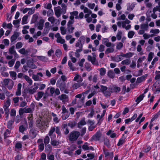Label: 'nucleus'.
Listing matches in <instances>:
<instances>
[{
  "label": "nucleus",
  "instance_id": "f257e3e1",
  "mask_svg": "<svg viewBox=\"0 0 160 160\" xmlns=\"http://www.w3.org/2000/svg\"><path fill=\"white\" fill-rule=\"evenodd\" d=\"M131 22L130 21L126 19L123 21H119L117 22L118 26L119 27H122L123 28H125L126 30L129 29L131 27L130 25L129 24Z\"/></svg>",
  "mask_w": 160,
  "mask_h": 160
},
{
  "label": "nucleus",
  "instance_id": "f03ea898",
  "mask_svg": "<svg viewBox=\"0 0 160 160\" xmlns=\"http://www.w3.org/2000/svg\"><path fill=\"white\" fill-rule=\"evenodd\" d=\"M50 121L46 119L45 121H37V123L38 124L37 125L40 128L42 129H46V128L48 127L49 122Z\"/></svg>",
  "mask_w": 160,
  "mask_h": 160
},
{
  "label": "nucleus",
  "instance_id": "7ed1b4c3",
  "mask_svg": "<svg viewBox=\"0 0 160 160\" xmlns=\"http://www.w3.org/2000/svg\"><path fill=\"white\" fill-rule=\"evenodd\" d=\"M36 62L34 59H32L30 58H28L27 64L28 66L32 69H35L37 68V66L33 63L34 62Z\"/></svg>",
  "mask_w": 160,
  "mask_h": 160
},
{
  "label": "nucleus",
  "instance_id": "20e7f679",
  "mask_svg": "<svg viewBox=\"0 0 160 160\" xmlns=\"http://www.w3.org/2000/svg\"><path fill=\"white\" fill-rule=\"evenodd\" d=\"M54 11L55 14L58 18L59 17L61 16V13L64 14L66 12V10L65 8H64L62 10L60 7H58L55 8Z\"/></svg>",
  "mask_w": 160,
  "mask_h": 160
},
{
  "label": "nucleus",
  "instance_id": "39448f33",
  "mask_svg": "<svg viewBox=\"0 0 160 160\" xmlns=\"http://www.w3.org/2000/svg\"><path fill=\"white\" fill-rule=\"evenodd\" d=\"M80 133L78 132H72L69 136V139L70 141H75L78 137Z\"/></svg>",
  "mask_w": 160,
  "mask_h": 160
},
{
  "label": "nucleus",
  "instance_id": "423d86ee",
  "mask_svg": "<svg viewBox=\"0 0 160 160\" xmlns=\"http://www.w3.org/2000/svg\"><path fill=\"white\" fill-rule=\"evenodd\" d=\"M76 148V147L74 145H72L70 147H67V149L68 151H67L66 150H64L63 152L64 154H67L71 155L72 154V152Z\"/></svg>",
  "mask_w": 160,
  "mask_h": 160
},
{
  "label": "nucleus",
  "instance_id": "0eeeda50",
  "mask_svg": "<svg viewBox=\"0 0 160 160\" xmlns=\"http://www.w3.org/2000/svg\"><path fill=\"white\" fill-rule=\"evenodd\" d=\"M101 91L106 97H108L111 95L110 91L107 90L108 88L107 87L102 85L101 87Z\"/></svg>",
  "mask_w": 160,
  "mask_h": 160
},
{
  "label": "nucleus",
  "instance_id": "6e6552de",
  "mask_svg": "<svg viewBox=\"0 0 160 160\" xmlns=\"http://www.w3.org/2000/svg\"><path fill=\"white\" fill-rule=\"evenodd\" d=\"M84 13H86L84 15V18L86 19V21L88 23H90L91 22L92 19L91 17H90V16L92 13V11L89 9L88 12H84Z\"/></svg>",
  "mask_w": 160,
  "mask_h": 160
},
{
  "label": "nucleus",
  "instance_id": "1a4fd4ad",
  "mask_svg": "<svg viewBox=\"0 0 160 160\" xmlns=\"http://www.w3.org/2000/svg\"><path fill=\"white\" fill-rule=\"evenodd\" d=\"M92 57L90 55H88V61H90L93 64H97V62H96V55L95 53H92Z\"/></svg>",
  "mask_w": 160,
  "mask_h": 160
},
{
  "label": "nucleus",
  "instance_id": "9d476101",
  "mask_svg": "<svg viewBox=\"0 0 160 160\" xmlns=\"http://www.w3.org/2000/svg\"><path fill=\"white\" fill-rule=\"evenodd\" d=\"M43 77V74L41 72H39L36 74H33L32 76V79L35 81H40L41 78Z\"/></svg>",
  "mask_w": 160,
  "mask_h": 160
},
{
  "label": "nucleus",
  "instance_id": "9b49d317",
  "mask_svg": "<svg viewBox=\"0 0 160 160\" xmlns=\"http://www.w3.org/2000/svg\"><path fill=\"white\" fill-rule=\"evenodd\" d=\"M10 99H8L4 104L3 108L4 109L5 112L7 113L9 112V109L8 108L9 107L10 105Z\"/></svg>",
  "mask_w": 160,
  "mask_h": 160
},
{
  "label": "nucleus",
  "instance_id": "f8f14e48",
  "mask_svg": "<svg viewBox=\"0 0 160 160\" xmlns=\"http://www.w3.org/2000/svg\"><path fill=\"white\" fill-rule=\"evenodd\" d=\"M101 136V133L100 131H98L95 134L92 136L91 138V141H99Z\"/></svg>",
  "mask_w": 160,
  "mask_h": 160
},
{
  "label": "nucleus",
  "instance_id": "ddd939ff",
  "mask_svg": "<svg viewBox=\"0 0 160 160\" xmlns=\"http://www.w3.org/2000/svg\"><path fill=\"white\" fill-rule=\"evenodd\" d=\"M57 86L60 88L61 91L64 90L65 88V84L64 82H62L61 80H58L56 83Z\"/></svg>",
  "mask_w": 160,
  "mask_h": 160
},
{
  "label": "nucleus",
  "instance_id": "4468645a",
  "mask_svg": "<svg viewBox=\"0 0 160 160\" xmlns=\"http://www.w3.org/2000/svg\"><path fill=\"white\" fill-rule=\"evenodd\" d=\"M103 151L105 157L107 158H112L113 157V153L112 152H109L106 149H103Z\"/></svg>",
  "mask_w": 160,
  "mask_h": 160
},
{
  "label": "nucleus",
  "instance_id": "2eb2a0df",
  "mask_svg": "<svg viewBox=\"0 0 160 160\" xmlns=\"http://www.w3.org/2000/svg\"><path fill=\"white\" fill-rule=\"evenodd\" d=\"M109 90L111 92H117L120 91V89L116 86H112L109 88Z\"/></svg>",
  "mask_w": 160,
  "mask_h": 160
},
{
  "label": "nucleus",
  "instance_id": "dca6fc26",
  "mask_svg": "<svg viewBox=\"0 0 160 160\" xmlns=\"http://www.w3.org/2000/svg\"><path fill=\"white\" fill-rule=\"evenodd\" d=\"M50 29V23L48 22H47L45 24V28L43 31V33L44 34H47Z\"/></svg>",
  "mask_w": 160,
  "mask_h": 160
},
{
  "label": "nucleus",
  "instance_id": "f3484780",
  "mask_svg": "<svg viewBox=\"0 0 160 160\" xmlns=\"http://www.w3.org/2000/svg\"><path fill=\"white\" fill-rule=\"evenodd\" d=\"M45 21L43 19H41L40 20L39 22L36 25L38 29L42 30L43 28V23Z\"/></svg>",
  "mask_w": 160,
  "mask_h": 160
},
{
  "label": "nucleus",
  "instance_id": "a211bd4d",
  "mask_svg": "<svg viewBox=\"0 0 160 160\" xmlns=\"http://www.w3.org/2000/svg\"><path fill=\"white\" fill-rule=\"evenodd\" d=\"M82 80L83 79L81 76L78 74L75 75L74 79H73V81H77L78 82H81Z\"/></svg>",
  "mask_w": 160,
  "mask_h": 160
},
{
  "label": "nucleus",
  "instance_id": "6ab92c4d",
  "mask_svg": "<svg viewBox=\"0 0 160 160\" xmlns=\"http://www.w3.org/2000/svg\"><path fill=\"white\" fill-rule=\"evenodd\" d=\"M19 36V33L17 32H15L13 34L11 38V42H13Z\"/></svg>",
  "mask_w": 160,
  "mask_h": 160
},
{
  "label": "nucleus",
  "instance_id": "aec40b11",
  "mask_svg": "<svg viewBox=\"0 0 160 160\" xmlns=\"http://www.w3.org/2000/svg\"><path fill=\"white\" fill-rule=\"evenodd\" d=\"M82 148L85 150H88L89 149L93 150V148L92 146L89 147L87 142H85L82 146Z\"/></svg>",
  "mask_w": 160,
  "mask_h": 160
},
{
  "label": "nucleus",
  "instance_id": "412c9836",
  "mask_svg": "<svg viewBox=\"0 0 160 160\" xmlns=\"http://www.w3.org/2000/svg\"><path fill=\"white\" fill-rule=\"evenodd\" d=\"M33 86H35L34 88H30L29 89V92L31 94H33L35 92L38 88V86L37 84L34 83Z\"/></svg>",
  "mask_w": 160,
  "mask_h": 160
},
{
  "label": "nucleus",
  "instance_id": "4be33fe9",
  "mask_svg": "<svg viewBox=\"0 0 160 160\" xmlns=\"http://www.w3.org/2000/svg\"><path fill=\"white\" fill-rule=\"evenodd\" d=\"M146 58V57L144 56H143L142 57H141L139 58L138 59V61H137V67L138 68H139V67L140 66V64L142 62L144 61L145 59Z\"/></svg>",
  "mask_w": 160,
  "mask_h": 160
},
{
  "label": "nucleus",
  "instance_id": "5701e85b",
  "mask_svg": "<svg viewBox=\"0 0 160 160\" xmlns=\"http://www.w3.org/2000/svg\"><path fill=\"white\" fill-rule=\"evenodd\" d=\"M145 95L143 94H141L137 98L135 102H137V104H138L141 101H142L145 97Z\"/></svg>",
  "mask_w": 160,
  "mask_h": 160
},
{
  "label": "nucleus",
  "instance_id": "b1692460",
  "mask_svg": "<svg viewBox=\"0 0 160 160\" xmlns=\"http://www.w3.org/2000/svg\"><path fill=\"white\" fill-rule=\"evenodd\" d=\"M114 45H112V47L108 48L105 51V53L106 54H108L110 53H112L113 52L114 49Z\"/></svg>",
  "mask_w": 160,
  "mask_h": 160
},
{
  "label": "nucleus",
  "instance_id": "393cba45",
  "mask_svg": "<svg viewBox=\"0 0 160 160\" xmlns=\"http://www.w3.org/2000/svg\"><path fill=\"white\" fill-rule=\"evenodd\" d=\"M51 144L54 146V147H58L59 142L58 141L54 140H51Z\"/></svg>",
  "mask_w": 160,
  "mask_h": 160
},
{
  "label": "nucleus",
  "instance_id": "a878e982",
  "mask_svg": "<svg viewBox=\"0 0 160 160\" xmlns=\"http://www.w3.org/2000/svg\"><path fill=\"white\" fill-rule=\"evenodd\" d=\"M86 124L85 119L84 118H83L78 122V127L80 128L82 126L85 125Z\"/></svg>",
  "mask_w": 160,
  "mask_h": 160
},
{
  "label": "nucleus",
  "instance_id": "bb28decb",
  "mask_svg": "<svg viewBox=\"0 0 160 160\" xmlns=\"http://www.w3.org/2000/svg\"><path fill=\"white\" fill-rule=\"evenodd\" d=\"M60 100H62L63 102H66L68 100L67 96L65 94H62L59 96Z\"/></svg>",
  "mask_w": 160,
  "mask_h": 160
},
{
  "label": "nucleus",
  "instance_id": "cd10ccee",
  "mask_svg": "<svg viewBox=\"0 0 160 160\" xmlns=\"http://www.w3.org/2000/svg\"><path fill=\"white\" fill-rule=\"evenodd\" d=\"M23 78L29 83V85L32 84V81L28 76L25 75L24 76Z\"/></svg>",
  "mask_w": 160,
  "mask_h": 160
},
{
  "label": "nucleus",
  "instance_id": "c85d7f7f",
  "mask_svg": "<svg viewBox=\"0 0 160 160\" xmlns=\"http://www.w3.org/2000/svg\"><path fill=\"white\" fill-rule=\"evenodd\" d=\"M44 94L42 92H39L37 93V96H35L36 99L38 100H39L42 97Z\"/></svg>",
  "mask_w": 160,
  "mask_h": 160
},
{
  "label": "nucleus",
  "instance_id": "c756f323",
  "mask_svg": "<svg viewBox=\"0 0 160 160\" xmlns=\"http://www.w3.org/2000/svg\"><path fill=\"white\" fill-rule=\"evenodd\" d=\"M52 115L53 117V120L54 122L56 123L58 122H59V120L57 117L56 114L53 113H52Z\"/></svg>",
  "mask_w": 160,
  "mask_h": 160
},
{
  "label": "nucleus",
  "instance_id": "7c9ffc66",
  "mask_svg": "<svg viewBox=\"0 0 160 160\" xmlns=\"http://www.w3.org/2000/svg\"><path fill=\"white\" fill-rule=\"evenodd\" d=\"M146 77L145 76H143L138 78L137 82L138 83H140L144 81L145 80Z\"/></svg>",
  "mask_w": 160,
  "mask_h": 160
},
{
  "label": "nucleus",
  "instance_id": "2f4dec72",
  "mask_svg": "<svg viewBox=\"0 0 160 160\" xmlns=\"http://www.w3.org/2000/svg\"><path fill=\"white\" fill-rule=\"evenodd\" d=\"M28 15H25L22 18V24H25L28 23Z\"/></svg>",
  "mask_w": 160,
  "mask_h": 160
},
{
  "label": "nucleus",
  "instance_id": "473e14b6",
  "mask_svg": "<svg viewBox=\"0 0 160 160\" xmlns=\"http://www.w3.org/2000/svg\"><path fill=\"white\" fill-rule=\"evenodd\" d=\"M74 29V28L72 26H68L67 28V33H72Z\"/></svg>",
  "mask_w": 160,
  "mask_h": 160
},
{
  "label": "nucleus",
  "instance_id": "72a5a7b5",
  "mask_svg": "<svg viewBox=\"0 0 160 160\" xmlns=\"http://www.w3.org/2000/svg\"><path fill=\"white\" fill-rule=\"evenodd\" d=\"M11 77L13 80H15L16 79L17 77V74L15 72L10 71L9 72Z\"/></svg>",
  "mask_w": 160,
  "mask_h": 160
},
{
  "label": "nucleus",
  "instance_id": "f704fd0d",
  "mask_svg": "<svg viewBox=\"0 0 160 160\" xmlns=\"http://www.w3.org/2000/svg\"><path fill=\"white\" fill-rule=\"evenodd\" d=\"M160 115V110L156 113L153 115V117L151 119V122H153L155 119L157 118Z\"/></svg>",
  "mask_w": 160,
  "mask_h": 160
},
{
  "label": "nucleus",
  "instance_id": "c9c22d12",
  "mask_svg": "<svg viewBox=\"0 0 160 160\" xmlns=\"http://www.w3.org/2000/svg\"><path fill=\"white\" fill-rule=\"evenodd\" d=\"M38 14H34L33 15L32 17V21H31L32 23H34L38 19Z\"/></svg>",
  "mask_w": 160,
  "mask_h": 160
},
{
  "label": "nucleus",
  "instance_id": "e433bc0d",
  "mask_svg": "<svg viewBox=\"0 0 160 160\" xmlns=\"http://www.w3.org/2000/svg\"><path fill=\"white\" fill-rule=\"evenodd\" d=\"M107 74L108 76L111 78H113L115 76L113 72L111 70L109 71Z\"/></svg>",
  "mask_w": 160,
  "mask_h": 160
},
{
  "label": "nucleus",
  "instance_id": "4c0bfd02",
  "mask_svg": "<svg viewBox=\"0 0 160 160\" xmlns=\"http://www.w3.org/2000/svg\"><path fill=\"white\" fill-rule=\"evenodd\" d=\"M62 52L60 49H57L55 51V55L58 57H60L61 56Z\"/></svg>",
  "mask_w": 160,
  "mask_h": 160
},
{
  "label": "nucleus",
  "instance_id": "58836bf2",
  "mask_svg": "<svg viewBox=\"0 0 160 160\" xmlns=\"http://www.w3.org/2000/svg\"><path fill=\"white\" fill-rule=\"evenodd\" d=\"M154 56V53L152 52H150L148 55V61L150 62L152 60Z\"/></svg>",
  "mask_w": 160,
  "mask_h": 160
},
{
  "label": "nucleus",
  "instance_id": "ea45409f",
  "mask_svg": "<svg viewBox=\"0 0 160 160\" xmlns=\"http://www.w3.org/2000/svg\"><path fill=\"white\" fill-rule=\"evenodd\" d=\"M14 85V82L11 80H10V82L7 85V87L9 89H11L12 88Z\"/></svg>",
  "mask_w": 160,
  "mask_h": 160
},
{
  "label": "nucleus",
  "instance_id": "a19ab883",
  "mask_svg": "<svg viewBox=\"0 0 160 160\" xmlns=\"http://www.w3.org/2000/svg\"><path fill=\"white\" fill-rule=\"evenodd\" d=\"M63 129L65 134H67L69 133V131L68 128V125L67 124H64Z\"/></svg>",
  "mask_w": 160,
  "mask_h": 160
},
{
  "label": "nucleus",
  "instance_id": "79ce46f5",
  "mask_svg": "<svg viewBox=\"0 0 160 160\" xmlns=\"http://www.w3.org/2000/svg\"><path fill=\"white\" fill-rule=\"evenodd\" d=\"M99 72L100 75L103 76L106 73V69L104 68H102L99 69Z\"/></svg>",
  "mask_w": 160,
  "mask_h": 160
},
{
  "label": "nucleus",
  "instance_id": "37998d69",
  "mask_svg": "<svg viewBox=\"0 0 160 160\" xmlns=\"http://www.w3.org/2000/svg\"><path fill=\"white\" fill-rule=\"evenodd\" d=\"M141 28L144 30H148V24H142L140 26Z\"/></svg>",
  "mask_w": 160,
  "mask_h": 160
},
{
  "label": "nucleus",
  "instance_id": "c03bdc74",
  "mask_svg": "<svg viewBox=\"0 0 160 160\" xmlns=\"http://www.w3.org/2000/svg\"><path fill=\"white\" fill-rule=\"evenodd\" d=\"M16 52L15 50V47L14 46H12L9 49V52L10 54H13Z\"/></svg>",
  "mask_w": 160,
  "mask_h": 160
},
{
  "label": "nucleus",
  "instance_id": "a18cd8bd",
  "mask_svg": "<svg viewBox=\"0 0 160 160\" xmlns=\"http://www.w3.org/2000/svg\"><path fill=\"white\" fill-rule=\"evenodd\" d=\"M37 58L42 61H45L48 60V58L47 57L43 56H37Z\"/></svg>",
  "mask_w": 160,
  "mask_h": 160
},
{
  "label": "nucleus",
  "instance_id": "49530a36",
  "mask_svg": "<svg viewBox=\"0 0 160 160\" xmlns=\"http://www.w3.org/2000/svg\"><path fill=\"white\" fill-rule=\"evenodd\" d=\"M122 34V32L119 31L118 32L116 35V37L118 40H120L121 39Z\"/></svg>",
  "mask_w": 160,
  "mask_h": 160
},
{
  "label": "nucleus",
  "instance_id": "de8ad7c7",
  "mask_svg": "<svg viewBox=\"0 0 160 160\" xmlns=\"http://www.w3.org/2000/svg\"><path fill=\"white\" fill-rule=\"evenodd\" d=\"M18 52L21 54H25L27 53L28 52L27 50H26L25 49L22 48L19 50Z\"/></svg>",
  "mask_w": 160,
  "mask_h": 160
},
{
  "label": "nucleus",
  "instance_id": "09e8293b",
  "mask_svg": "<svg viewBox=\"0 0 160 160\" xmlns=\"http://www.w3.org/2000/svg\"><path fill=\"white\" fill-rule=\"evenodd\" d=\"M16 148L20 149L22 147V144L21 142H17L15 146Z\"/></svg>",
  "mask_w": 160,
  "mask_h": 160
},
{
  "label": "nucleus",
  "instance_id": "8fccbe9b",
  "mask_svg": "<svg viewBox=\"0 0 160 160\" xmlns=\"http://www.w3.org/2000/svg\"><path fill=\"white\" fill-rule=\"evenodd\" d=\"M50 141V138L48 136H46L44 139V143L45 145L48 144Z\"/></svg>",
  "mask_w": 160,
  "mask_h": 160
},
{
  "label": "nucleus",
  "instance_id": "3c124183",
  "mask_svg": "<svg viewBox=\"0 0 160 160\" xmlns=\"http://www.w3.org/2000/svg\"><path fill=\"white\" fill-rule=\"evenodd\" d=\"M11 79L9 78H6L4 79L3 80V85L5 86H7L8 83L10 82V80Z\"/></svg>",
  "mask_w": 160,
  "mask_h": 160
},
{
  "label": "nucleus",
  "instance_id": "603ef678",
  "mask_svg": "<svg viewBox=\"0 0 160 160\" xmlns=\"http://www.w3.org/2000/svg\"><path fill=\"white\" fill-rule=\"evenodd\" d=\"M130 60L129 59H125L121 62V64L122 65H128L130 62Z\"/></svg>",
  "mask_w": 160,
  "mask_h": 160
},
{
  "label": "nucleus",
  "instance_id": "864d4df0",
  "mask_svg": "<svg viewBox=\"0 0 160 160\" xmlns=\"http://www.w3.org/2000/svg\"><path fill=\"white\" fill-rule=\"evenodd\" d=\"M55 130V126L53 127H52L50 129V131L48 133V135L50 136L51 134H54Z\"/></svg>",
  "mask_w": 160,
  "mask_h": 160
},
{
  "label": "nucleus",
  "instance_id": "5fc2aeb1",
  "mask_svg": "<svg viewBox=\"0 0 160 160\" xmlns=\"http://www.w3.org/2000/svg\"><path fill=\"white\" fill-rule=\"evenodd\" d=\"M57 42L61 44H64L65 42V41L64 39L62 38L61 37L58 39H57Z\"/></svg>",
  "mask_w": 160,
  "mask_h": 160
},
{
  "label": "nucleus",
  "instance_id": "6e6d98bb",
  "mask_svg": "<svg viewBox=\"0 0 160 160\" xmlns=\"http://www.w3.org/2000/svg\"><path fill=\"white\" fill-rule=\"evenodd\" d=\"M82 85L81 83L80 82H78L75 83L72 85V87L75 89H77L80 86Z\"/></svg>",
  "mask_w": 160,
  "mask_h": 160
},
{
  "label": "nucleus",
  "instance_id": "4d7b16f0",
  "mask_svg": "<svg viewBox=\"0 0 160 160\" xmlns=\"http://www.w3.org/2000/svg\"><path fill=\"white\" fill-rule=\"evenodd\" d=\"M5 98L4 93L2 92V90L0 89V99L2 100H4Z\"/></svg>",
  "mask_w": 160,
  "mask_h": 160
},
{
  "label": "nucleus",
  "instance_id": "13d9d810",
  "mask_svg": "<svg viewBox=\"0 0 160 160\" xmlns=\"http://www.w3.org/2000/svg\"><path fill=\"white\" fill-rule=\"evenodd\" d=\"M84 17V14L82 12H81L77 17H75V18L76 19H82Z\"/></svg>",
  "mask_w": 160,
  "mask_h": 160
},
{
  "label": "nucleus",
  "instance_id": "bf43d9fd",
  "mask_svg": "<svg viewBox=\"0 0 160 160\" xmlns=\"http://www.w3.org/2000/svg\"><path fill=\"white\" fill-rule=\"evenodd\" d=\"M75 46L77 47H78L79 48H82V42L78 41Z\"/></svg>",
  "mask_w": 160,
  "mask_h": 160
},
{
  "label": "nucleus",
  "instance_id": "052dcab7",
  "mask_svg": "<svg viewBox=\"0 0 160 160\" xmlns=\"http://www.w3.org/2000/svg\"><path fill=\"white\" fill-rule=\"evenodd\" d=\"M123 44L121 42H119L117 44L116 46V48L117 49L120 50L121 49V48L123 47Z\"/></svg>",
  "mask_w": 160,
  "mask_h": 160
},
{
  "label": "nucleus",
  "instance_id": "680f3d73",
  "mask_svg": "<svg viewBox=\"0 0 160 160\" xmlns=\"http://www.w3.org/2000/svg\"><path fill=\"white\" fill-rule=\"evenodd\" d=\"M125 138H121L120 139L118 143L117 144V145L118 146H120L122 144H123L124 142Z\"/></svg>",
  "mask_w": 160,
  "mask_h": 160
},
{
  "label": "nucleus",
  "instance_id": "e2e57ef3",
  "mask_svg": "<svg viewBox=\"0 0 160 160\" xmlns=\"http://www.w3.org/2000/svg\"><path fill=\"white\" fill-rule=\"evenodd\" d=\"M160 32L159 30L158 29H152L150 31V33L153 34H158Z\"/></svg>",
  "mask_w": 160,
  "mask_h": 160
},
{
  "label": "nucleus",
  "instance_id": "0e129e2a",
  "mask_svg": "<svg viewBox=\"0 0 160 160\" xmlns=\"http://www.w3.org/2000/svg\"><path fill=\"white\" fill-rule=\"evenodd\" d=\"M156 76L155 77V79H158L160 78V71H156L155 72Z\"/></svg>",
  "mask_w": 160,
  "mask_h": 160
},
{
  "label": "nucleus",
  "instance_id": "69168bd1",
  "mask_svg": "<svg viewBox=\"0 0 160 160\" xmlns=\"http://www.w3.org/2000/svg\"><path fill=\"white\" fill-rule=\"evenodd\" d=\"M60 30L61 33L62 35H65L67 33L66 30L64 27H61L60 28Z\"/></svg>",
  "mask_w": 160,
  "mask_h": 160
},
{
  "label": "nucleus",
  "instance_id": "338daca9",
  "mask_svg": "<svg viewBox=\"0 0 160 160\" xmlns=\"http://www.w3.org/2000/svg\"><path fill=\"white\" fill-rule=\"evenodd\" d=\"M157 11H158L160 12V5L157 6L156 7H154L153 9V13H155V12Z\"/></svg>",
  "mask_w": 160,
  "mask_h": 160
},
{
  "label": "nucleus",
  "instance_id": "774afa93",
  "mask_svg": "<svg viewBox=\"0 0 160 160\" xmlns=\"http://www.w3.org/2000/svg\"><path fill=\"white\" fill-rule=\"evenodd\" d=\"M134 34V32L133 31H130L128 33V36L129 38H132Z\"/></svg>",
  "mask_w": 160,
  "mask_h": 160
}]
</instances>
